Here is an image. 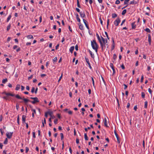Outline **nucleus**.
Masks as SVG:
<instances>
[{"label":"nucleus","instance_id":"obj_17","mask_svg":"<svg viewBox=\"0 0 154 154\" xmlns=\"http://www.w3.org/2000/svg\"><path fill=\"white\" fill-rule=\"evenodd\" d=\"M48 114L51 117V118L52 119H53L55 118L54 116L52 115V112H48Z\"/></svg>","mask_w":154,"mask_h":154},{"label":"nucleus","instance_id":"obj_9","mask_svg":"<svg viewBox=\"0 0 154 154\" xmlns=\"http://www.w3.org/2000/svg\"><path fill=\"white\" fill-rule=\"evenodd\" d=\"M148 41L149 45H151V38L150 34H148Z\"/></svg>","mask_w":154,"mask_h":154},{"label":"nucleus","instance_id":"obj_6","mask_svg":"<svg viewBox=\"0 0 154 154\" xmlns=\"http://www.w3.org/2000/svg\"><path fill=\"white\" fill-rule=\"evenodd\" d=\"M120 22V20L119 18H117L114 22V24L116 26H118Z\"/></svg>","mask_w":154,"mask_h":154},{"label":"nucleus","instance_id":"obj_48","mask_svg":"<svg viewBox=\"0 0 154 154\" xmlns=\"http://www.w3.org/2000/svg\"><path fill=\"white\" fill-rule=\"evenodd\" d=\"M76 143H77V144H78L79 143V139L78 138H77L76 139Z\"/></svg>","mask_w":154,"mask_h":154},{"label":"nucleus","instance_id":"obj_44","mask_svg":"<svg viewBox=\"0 0 154 154\" xmlns=\"http://www.w3.org/2000/svg\"><path fill=\"white\" fill-rule=\"evenodd\" d=\"M147 101H145V108H147Z\"/></svg>","mask_w":154,"mask_h":154},{"label":"nucleus","instance_id":"obj_32","mask_svg":"<svg viewBox=\"0 0 154 154\" xmlns=\"http://www.w3.org/2000/svg\"><path fill=\"white\" fill-rule=\"evenodd\" d=\"M143 79H144V76L143 75H142L141 76V80H140V82H143Z\"/></svg>","mask_w":154,"mask_h":154},{"label":"nucleus","instance_id":"obj_60","mask_svg":"<svg viewBox=\"0 0 154 154\" xmlns=\"http://www.w3.org/2000/svg\"><path fill=\"white\" fill-rule=\"evenodd\" d=\"M48 112H46L45 113V116L46 117H48Z\"/></svg>","mask_w":154,"mask_h":154},{"label":"nucleus","instance_id":"obj_22","mask_svg":"<svg viewBox=\"0 0 154 154\" xmlns=\"http://www.w3.org/2000/svg\"><path fill=\"white\" fill-rule=\"evenodd\" d=\"M76 17L77 20L80 23V20L79 19V15H78V14H77L76 15Z\"/></svg>","mask_w":154,"mask_h":154},{"label":"nucleus","instance_id":"obj_52","mask_svg":"<svg viewBox=\"0 0 154 154\" xmlns=\"http://www.w3.org/2000/svg\"><path fill=\"white\" fill-rule=\"evenodd\" d=\"M76 10L78 12H79V13H80V12H80V10L78 8H76Z\"/></svg>","mask_w":154,"mask_h":154},{"label":"nucleus","instance_id":"obj_38","mask_svg":"<svg viewBox=\"0 0 154 154\" xmlns=\"http://www.w3.org/2000/svg\"><path fill=\"white\" fill-rule=\"evenodd\" d=\"M120 2L119 0H117L115 2V4H119L120 3Z\"/></svg>","mask_w":154,"mask_h":154},{"label":"nucleus","instance_id":"obj_4","mask_svg":"<svg viewBox=\"0 0 154 154\" xmlns=\"http://www.w3.org/2000/svg\"><path fill=\"white\" fill-rule=\"evenodd\" d=\"M30 98L34 100L33 101H31V103H32L33 104H34L36 103H38V102H39V100H38V98L37 97H31Z\"/></svg>","mask_w":154,"mask_h":154},{"label":"nucleus","instance_id":"obj_26","mask_svg":"<svg viewBox=\"0 0 154 154\" xmlns=\"http://www.w3.org/2000/svg\"><path fill=\"white\" fill-rule=\"evenodd\" d=\"M85 138V140H88V138L87 137L86 133H85L84 134Z\"/></svg>","mask_w":154,"mask_h":154},{"label":"nucleus","instance_id":"obj_25","mask_svg":"<svg viewBox=\"0 0 154 154\" xmlns=\"http://www.w3.org/2000/svg\"><path fill=\"white\" fill-rule=\"evenodd\" d=\"M27 37L28 39H31V38H33V37L32 35H29L27 36Z\"/></svg>","mask_w":154,"mask_h":154},{"label":"nucleus","instance_id":"obj_61","mask_svg":"<svg viewBox=\"0 0 154 154\" xmlns=\"http://www.w3.org/2000/svg\"><path fill=\"white\" fill-rule=\"evenodd\" d=\"M31 110H32V111H33V113H34H34H35H35H36V111H35V109H31Z\"/></svg>","mask_w":154,"mask_h":154},{"label":"nucleus","instance_id":"obj_11","mask_svg":"<svg viewBox=\"0 0 154 154\" xmlns=\"http://www.w3.org/2000/svg\"><path fill=\"white\" fill-rule=\"evenodd\" d=\"M146 9L148 10V11L147 12H146L145 13V14L149 16V13L150 12V8L149 7H147Z\"/></svg>","mask_w":154,"mask_h":154},{"label":"nucleus","instance_id":"obj_5","mask_svg":"<svg viewBox=\"0 0 154 154\" xmlns=\"http://www.w3.org/2000/svg\"><path fill=\"white\" fill-rule=\"evenodd\" d=\"M96 35L97 37V39L99 40V42L100 43L101 49H103L104 48H105V47L104 46H103L102 44V42L101 40L100 39V37H99L98 34L97 33L96 34Z\"/></svg>","mask_w":154,"mask_h":154},{"label":"nucleus","instance_id":"obj_33","mask_svg":"<svg viewBox=\"0 0 154 154\" xmlns=\"http://www.w3.org/2000/svg\"><path fill=\"white\" fill-rule=\"evenodd\" d=\"M11 15H9V16L8 17L7 20V22H8L9 21V20L11 19Z\"/></svg>","mask_w":154,"mask_h":154},{"label":"nucleus","instance_id":"obj_34","mask_svg":"<svg viewBox=\"0 0 154 154\" xmlns=\"http://www.w3.org/2000/svg\"><path fill=\"white\" fill-rule=\"evenodd\" d=\"M109 19H107V26H106V27H107V29H108V26L109 25Z\"/></svg>","mask_w":154,"mask_h":154},{"label":"nucleus","instance_id":"obj_47","mask_svg":"<svg viewBox=\"0 0 154 154\" xmlns=\"http://www.w3.org/2000/svg\"><path fill=\"white\" fill-rule=\"evenodd\" d=\"M62 75H63V74L62 73V74H61V76H60V77L59 79V80H58V82H59L61 80V79L62 78Z\"/></svg>","mask_w":154,"mask_h":154},{"label":"nucleus","instance_id":"obj_40","mask_svg":"<svg viewBox=\"0 0 154 154\" xmlns=\"http://www.w3.org/2000/svg\"><path fill=\"white\" fill-rule=\"evenodd\" d=\"M60 136H61V140H62L63 138V134L62 133H61L60 134Z\"/></svg>","mask_w":154,"mask_h":154},{"label":"nucleus","instance_id":"obj_50","mask_svg":"<svg viewBox=\"0 0 154 154\" xmlns=\"http://www.w3.org/2000/svg\"><path fill=\"white\" fill-rule=\"evenodd\" d=\"M151 69V67L150 66H148L147 67V70L149 71Z\"/></svg>","mask_w":154,"mask_h":154},{"label":"nucleus","instance_id":"obj_35","mask_svg":"<svg viewBox=\"0 0 154 154\" xmlns=\"http://www.w3.org/2000/svg\"><path fill=\"white\" fill-rule=\"evenodd\" d=\"M8 142V139H7V138H6L5 140V141L4 142V143L5 144H7V143Z\"/></svg>","mask_w":154,"mask_h":154},{"label":"nucleus","instance_id":"obj_59","mask_svg":"<svg viewBox=\"0 0 154 154\" xmlns=\"http://www.w3.org/2000/svg\"><path fill=\"white\" fill-rule=\"evenodd\" d=\"M32 134H33V138H35V132H33L32 133Z\"/></svg>","mask_w":154,"mask_h":154},{"label":"nucleus","instance_id":"obj_1","mask_svg":"<svg viewBox=\"0 0 154 154\" xmlns=\"http://www.w3.org/2000/svg\"><path fill=\"white\" fill-rule=\"evenodd\" d=\"M102 39V44L105 47L103 49H101L102 51H103L105 49L107 50V48L108 47L109 45H108V41L107 39H105L102 37L101 36Z\"/></svg>","mask_w":154,"mask_h":154},{"label":"nucleus","instance_id":"obj_64","mask_svg":"<svg viewBox=\"0 0 154 154\" xmlns=\"http://www.w3.org/2000/svg\"><path fill=\"white\" fill-rule=\"evenodd\" d=\"M24 87L22 85L21 86V89L22 91H23L24 89Z\"/></svg>","mask_w":154,"mask_h":154},{"label":"nucleus","instance_id":"obj_46","mask_svg":"<svg viewBox=\"0 0 154 154\" xmlns=\"http://www.w3.org/2000/svg\"><path fill=\"white\" fill-rule=\"evenodd\" d=\"M16 108L17 109V110H18L19 109V104L17 103V104H16Z\"/></svg>","mask_w":154,"mask_h":154},{"label":"nucleus","instance_id":"obj_51","mask_svg":"<svg viewBox=\"0 0 154 154\" xmlns=\"http://www.w3.org/2000/svg\"><path fill=\"white\" fill-rule=\"evenodd\" d=\"M141 96L142 98H144V93L143 92H142Z\"/></svg>","mask_w":154,"mask_h":154},{"label":"nucleus","instance_id":"obj_42","mask_svg":"<svg viewBox=\"0 0 154 154\" xmlns=\"http://www.w3.org/2000/svg\"><path fill=\"white\" fill-rule=\"evenodd\" d=\"M117 58V56L115 54H113V58L115 60Z\"/></svg>","mask_w":154,"mask_h":154},{"label":"nucleus","instance_id":"obj_28","mask_svg":"<svg viewBox=\"0 0 154 154\" xmlns=\"http://www.w3.org/2000/svg\"><path fill=\"white\" fill-rule=\"evenodd\" d=\"M132 28V29H134L135 28V25L134 24V23H131Z\"/></svg>","mask_w":154,"mask_h":154},{"label":"nucleus","instance_id":"obj_30","mask_svg":"<svg viewBox=\"0 0 154 154\" xmlns=\"http://www.w3.org/2000/svg\"><path fill=\"white\" fill-rule=\"evenodd\" d=\"M79 28L80 29L82 30L84 29L83 26L81 24L79 25Z\"/></svg>","mask_w":154,"mask_h":154},{"label":"nucleus","instance_id":"obj_7","mask_svg":"<svg viewBox=\"0 0 154 154\" xmlns=\"http://www.w3.org/2000/svg\"><path fill=\"white\" fill-rule=\"evenodd\" d=\"M13 132H7L6 133V136L9 139L11 138Z\"/></svg>","mask_w":154,"mask_h":154},{"label":"nucleus","instance_id":"obj_15","mask_svg":"<svg viewBox=\"0 0 154 154\" xmlns=\"http://www.w3.org/2000/svg\"><path fill=\"white\" fill-rule=\"evenodd\" d=\"M112 50H113L114 49L115 47V43H114V40L113 38H112Z\"/></svg>","mask_w":154,"mask_h":154},{"label":"nucleus","instance_id":"obj_24","mask_svg":"<svg viewBox=\"0 0 154 154\" xmlns=\"http://www.w3.org/2000/svg\"><path fill=\"white\" fill-rule=\"evenodd\" d=\"M145 31H146V32L148 33H150L151 32V31L150 30V29L147 28L145 29Z\"/></svg>","mask_w":154,"mask_h":154},{"label":"nucleus","instance_id":"obj_41","mask_svg":"<svg viewBox=\"0 0 154 154\" xmlns=\"http://www.w3.org/2000/svg\"><path fill=\"white\" fill-rule=\"evenodd\" d=\"M34 91H35L34 88L33 87H32V90H31V92L32 93H33L34 92Z\"/></svg>","mask_w":154,"mask_h":154},{"label":"nucleus","instance_id":"obj_39","mask_svg":"<svg viewBox=\"0 0 154 154\" xmlns=\"http://www.w3.org/2000/svg\"><path fill=\"white\" fill-rule=\"evenodd\" d=\"M58 119H55L54 121V122L55 124H56L57 123Z\"/></svg>","mask_w":154,"mask_h":154},{"label":"nucleus","instance_id":"obj_13","mask_svg":"<svg viewBox=\"0 0 154 154\" xmlns=\"http://www.w3.org/2000/svg\"><path fill=\"white\" fill-rule=\"evenodd\" d=\"M4 94H6L7 96H11L12 97L15 96V95L14 94H11L10 93H6V92H5L4 93Z\"/></svg>","mask_w":154,"mask_h":154},{"label":"nucleus","instance_id":"obj_53","mask_svg":"<svg viewBox=\"0 0 154 154\" xmlns=\"http://www.w3.org/2000/svg\"><path fill=\"white\" fill-rule=\"evenodd\" d=\"M29 150V148L28 147H26V152H27Z\"/></svg>","mask_w":154,"mask_h":154},{"label":"nucleus","instance_id":"obj_2","mask_svg":"<svg viewBox=\"0 0 154 154\" xmlns=\"http://www.w3.org/2000/svg\"><path fill=\"white\" fill-rule=\"evenodd\" d=\"M91 45L92 48L97 52L98 46L95 40H93L91 41Z\"/></svg>","mask_w":154,"mask_h":154},{"label":"nucleus","instance_id":"obj_37","mask_svg":"<svg viewBox=\"0 0 154 154\" xmlns=\"http://www.w3.org/2000/svg\"><path fill=\"white\" fill-rule=\"evenodd\" d=\"M17 123L18 125H19V115L18 116L17 118Z\"/></svg>","mask_w":154,"mask_h":154},{"label":"nucleus","instance_id":"obj_36","mask_svg":"<svg viewBox=\"0 0 154 154\" xmlns=\"http://www.w3.org/2000/svg\"><path fill=\"white\" fill-rule=\"evenodd\" d=\"M10 27H11V25L10 24L7 27V31H8L10 28Z\"/></svg>","mask_w":154,"mask_h":154},{"label":"nucleus","instance_id":"obj_54","mask_svg":"<svg viewBox=\"0 0 154 154\" xmlns=\"http://www.w3.org/2000/svg\"><path fill=\"white\" fill-rule=\"evenodd\" d=\"M68 113L70 115H72V111L69 110L68 112Z\"/></svg>","mask_w":154,"mask_h":154},{"label":"nucleus","instance_id":"obj_3","mask_svg":"<svg viewBox=\"0 0 154 154\" xmlns=\"http://www.w3.org/2000/svg\"><path fill=\"white\" fill-rule=\"evenodd\" d=\"M15 97L18 99L23 100L25 104H26L28 102L30 101L29 100L25 98L24 97H21L18 94L16 95Z\"/></svg>","mask_w":154,"mask_h":154},{"label":"nucleus","instance_id":"obj_12","mask_svg":"<svg viewBox=\"0 0 154 154\" xmlns=\"http://www.w3.org/2000/svg\"><path fill=\"white\" fill-rule=\"evenodd\" d=\"M83 22H84V23H85L86 27H87V28L88 29H89V27L87 23V21L85 20L84 19H83Z\"/></svg>","mask_w":154,"mask_h":154},{"label":"nucleus","instance_id":"obj_27","mask_svg":"<svg viewBox=\"0 0 154 154\" xmlns=\"http://www.w3.org/2000/svg\"><path fill=\"white\" fill-rule=\"evenodd\" d=\"M126 9H124L123 11H122V15H124L126 12Z\"/></svg>","mask_w":154,"mask_h":154},{"label":"nucleus","instance_id":"obj_8","mask_svg":"<svg viewBox=\"0 0 154 154\" xmlns=\"http://www.w3.org/2000/svg\"><path fill=\"white\" fill-rule=\"evenodd\" d=\"M114 132L116 135V136L117 139L118 143H120V141L119 139V138L118 134L117 133V132H116V131L115 130L114 131Z\"/></svg>","mask_w":154,"mask_h":154},{"label":"nucleus","instance_id":"obj_63","mask_svg":"<svg viewBox=\"0 0 154 154\" xmlns=\"http://www.w3.org/2000/svg\"><path fill=\"white\" fill-rule=\"evenodd\" d=\"M124 86L125 87L124 89H126L127 88V86L125 84H124Z\"/></svg>","mask_w":154,"mask_h":154},{"label":"nucleus","instance_id":"obj_43","mask_svg":"<svg viewBox=\"0 0 154 154\" xmlns=\"http://www.w3.org/2000/svg\"><path fill=\"white\" fill-rule=\"evenodd\" d=\"M77 6H78L79 8H81V7H80V4H79V2H77Z\"/></svg>","mask_w":154,"mask_h":154},{"label":"nucleus","instance_id":"obj_29","mask_svg":"<svg viewBox=\"0 0 154 154\" xmlns=\"http://www.w3.org/2000/svg\"><path fill=\"white\" fill-rule=\"evenodd\" d=\"M46 119L45 118H44V122H42V126L43 127H45V124H46Z\"/></svg>","mask_w":154,"mask_h":154},{"label":"nucleus","instance_id":"obj_20","mask_svg":"<svg viewBox=\"0 0 154 154\" xmlns=\"http://www.w3.org/2000/svg\"><path fill=\"white\" fill-rule=\"evenodd\" d=\"M107 120L106 118H105L104 119V125L106 127H108V126L107 124Z\"/></svg>","mask_w":154,"mask_h":154},{"label":"nucleus","instance_id":"obj_57","mask_svg":"<svg viewBox=\"0 0 154 154\" xmlns=\"http://www.w3.org/2000/svg\"><path fill=\"white\" fill-rule=\"evenodd\" d=\"M75 49L76 51H78V46L77 45L75 46Z\"/></svg>","mask_w":154,"mask_h":154},{"label":"nucleus","instance_id":"obj_23","mask_svg":"<svg viewBox=\"0 0 154 154\" xmlns=\"http://www.w3.org/2000/svg\"><path fill=\"white\" fill-rule=\"evenodd\" d=\"M8 81V79L7 78L4 79L2 80V83L4 84H5Z\"/></svg>","mask_w":154,"mask_h":154},{"label":"nucleus","instance_id":"obj_14","mask_svg":"<svg viewBox=\"0 0 154 154\" xmlns=\"http://www.w3.org/2000/svg\"><path fill=\"white\" fill-rule=\"evenodd\" d=\"M81 17L82 18H84L85 16V15L84 12H81L79 13Z\"/></svg>","mask_w":154,"mask_h":154},{"label":"nucleus","instance_id":"obj_49","mask_svg":"<svg viewBox=\"0 0 154 154\" xmlns=\"http://www.w3.org/2000/svg\"><path fill=\"white\" fill-rule=\"evenodd\" d=\"M110 66L111 67L112 69H113L114 68L113 64L112 63H111L110 64Z\"/></svg>","mask_w":154,"mask_h":154},{"label":"nucleus","instance_id":"obj_10","mask_svg":"<svg viewBox=\"0 0 154 154\" xmlns=\"http://www.w3.org/2000/svg\"><path fill=\"white\" fill-rule=\"evenodd\" d=\"M85 60L88 64L89 68L91 69H92V67L91 66V64L89 62V60L88 58H85Z\"/></svg>","mask_w":154,"mask_h":154},{"label":"nucleus","instance_id":"obj_16","mask_svg":"<svg viewBox=\"0 0 154 154\" xmlns=\"http://www.w3.org/2000/svg\"><path fill=\"white\" fill-rule=\"evenodd\" d=\"M26 116L24 115H23L22 116V120L23 123H25Z\"/></svg>","mask_w":154,"mask_h":154},{"label":"nucleus","instance_id":"obj_56","mask_svg":"<svg viewBox=\"0 0 154 154\" xmlns=\"http://www.w3.org/2000/svg\"><path fill=\"white\" fill-rule=\"evenodd\" d=\"M0 131H1V133L2 134V135H3V133H4V132L3 131H2V129H0Z\"/></svg>","mask_w":154,"mask_h":154},{"label":"nucleus","instance_id":"obj_45","mask_svg":"<svg viewBox=\"0 0 154 154\" xmlns=\"http://www.w3.org/2000/svg\"><path fill=\"white\" fill-rule=\"evenodd\" d=\"M105 33L107 38L108 39H109V36H108V35L107 34V32H105Z\"/></svg>","mask_w":154,"mask_h":154},{"label":"nucleus","instance_id":"obj_18","mask_svg":"<svg viewBox=\"0 0 154 154\" xmlns=\"http://www.w3.org/2000/svg\"><path fill=\"white\" fill-rule=\"evenodd\" d=\"M89 52L91 55V57H92L93 58H94V54H93L92 52L90 50H89Z\"/></svg>","mask_w":154,"mask_h":154},{"label":"nucleus","instance_id":"obj_21","mask_svg":"<svg viewBox=\"0 0 154 154\" xmlns=\"http://www.w3.org/2000/svg\"><path fill=\"white\" fill-rule=\"evenodd\" d=\"M20 85L18 84L16 85L15 90L18 91L20 88Z\"/></svg>","mask_w":154,"mask_h":154},{"label":"nucleus","instance_id":"obj_62","mask_svg":"<svg viewBox=\"0 0 154 154\" xmlns=\"http://www.w3.org/2000/svg\"><path fill=\"white\" fill-rule=\"evenodd\" d=\"M33 77V75H31L28 78V79L29 80Z\"/></svg>","mask_w":154,"mask_h":154},{"label":"nucleus","instance_id":"obj_55","mask_svg":"<svg viewBox=\"0 0 154 154\" xmlns=\"http://www.w3.org/2000/svg\"><path fill=\"white\" fill-rule=\"evenodd\" d=\"M91 79H92V83H93V85L94 86V79L93 77H91Z\"/></svg>","mask_w":154,"mask_h":154},{"label":"nucleus","instance_id":"obj_58","mask_svg":"<svg viewBox=\"0 0 154 154\" xmlns=\"http://www.w3.org/2000/svg\"><path fill=\"white\" fill-rule=\"evenodd\" d=\"M134 4V1H132L130 2V4L131 5H133Z\"/></svg>","mask_w":154,"mask_h":154},{"label":"nucleus","instance_id":"obj_19","mask_svg":"<svg viewBox=\"0 0 154 154\" xmlns=\"http://www.w3.org/2000/svg\"><path fill=\"white\" fill-rule=\"evenodd\" d=\"M74 49V46L71 47L69 49V51L71 53H72Z\"/></svg>","mask_w":154,"mask_h":154},{"label":"nucleus","instance_id":"obj_31","mask_svg":"<svg viewBox=\"0 0 154 154\" xmlns=\"http://www.w3.org/2000/svg\"><path fill=\"white\" fill-rule=\"evenodd\" d=\"M112 17L113 18H114L116 17L117 16V15L116 14H112Z\"/></svg>","mask_w":154,"mask_h":154}]
</instances>
